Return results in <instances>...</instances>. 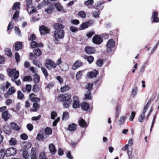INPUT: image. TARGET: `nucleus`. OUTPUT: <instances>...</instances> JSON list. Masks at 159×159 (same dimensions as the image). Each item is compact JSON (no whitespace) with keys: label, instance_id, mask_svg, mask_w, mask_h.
Wrapping results in <instances>:
<instances>
[{"label":"nucleus","instance_id":"1","mask_svg":"<svg viewBox=\"0 0 159 159\" xmlns=\"http://www.w3.org/2000/svg\"><path fill=\"white\" fill-rule=\"evenodd\" d=\"M53 27L55 29L53 35L55 41H59L64 38L65 33L63 29L65 26L62 24L56 23L53 25Z\"/></svg>","mask_w":159,"mask_h":159},{"label":"nucleus","instance_id":"2","mask_svg":"<svg viewBox=\"0 0 159 159\" xmlns=\"http://www.w3.org/2000/svg\"><path fill=\"white\" fill-rule=\"evenodd\" d=\"M57 100L58 101L64 102L63 103V106L66 108L69 107L72 102L71 96L70 94L69 93L59 95L57 97Z\"/></svg>","mask_w":159,"mask_h":159},{"label":"nucleus","instance_id":"3","mask_svg":"<svg viewBox=\"0 0 159 159\" xmlns=\"http://www.w3.org/2000/svg\"><path fill=\"white\" fill-rule=\"evenodd\" d=\"M7 71L9 76L11 78V81H14V80L18 78L19 75V73L15 68H8Z\"/></svg>","mask_w":159,"mask_h":159},{"label":"nucleus","instance_id":"4","mask_svg":"<svg viewBox=\"0 0 159 159\" xmlns=\"http://www.w3.org/2000/svg\"><path fill=\"white\" fill-rule=\"evenodd\" d=\"M26 4L27 10L30 14H31L36 13L37 10L32 5V0H26Z\"/></svg>","mask_w":159,"mask_h":159},{"label":"nucleus","instance_id":"5","mask_svg":"<svg viewBox=\"0 0 159 159\" xmlns=\"http://www.w3.org/2000/svg\"><path fill=\"white\" fill-rule=\"evenodd\" d=\"M45 65V66L48 69H50L51 67L55 68L57 66L56 63L51 59H49L46 60Z\"/></svg>","mask_w":159,"mask_h":159},{"label":"nucleus","instance_id":"6","mask_svg":"<svg viewBox=\"0 0 159 159\" xmlns=\"http://www.w3.org/2000/svg\"><path fill=\"white\" fill-rule=\"evenodd\" d=\"M17 152L16 149L14 148L11 147L5 150V154L7 157H9L15 155Z\"/></svg>","mask_w":159,"mask_h":159},{"label":"nucleus","instance_id":"7","mask_svg":"<svg viewBox=\"0 0 159 159\" xmlns=\"http://www.w3.org/2000/svg\"><path fill=\"white\" fill-rule=\"evenodd\" d=\"M115 45V42L114 40L112 39H109L106 45V46L108 48L107 49V51L109 53H111V50L110 49L114 47Z\"/></svg>","mask_w":159,"mask_h":159},{"label":"nucleus","instance_id":"8","mask_svg":"<svg viewBox=\"0 0 159 159\" xmlns=\"http://www.w3.org/2000/svg\"><path fill=\"white\" fill-rule=\"evenodd\" d=\"M158 13L157 11H154L152 14L151 19L152 21L154 23H158L159 18L158 17Z\"/></svg>","mask_w":159,"mask_h":159},{"label":"nucleus","instance_id":"9","mask_svg":"<svg viewBox=\"0 0 159 159\" xmlns=\"http://www.w3.org/2000/svg\"><path fill=\"white\" fill-rule=\"evenodd\" d=\"M93 42L97 44H99L103 42L102 39L99 36L95 35L93 38Z\"/></svg>","mask_w":159,"mask_h":159},{"label":"nucleus","instance_id":"10","mask_svg":"<svg viewBox=\"0 0 159 159\" xmlns=\"http://www.w3.org/2000/svg\"><path fill=\"white\" fill-rule=\"evenodd\" d=\"M16 90L14 88L11 87L9 88L7 92L4 94V97L6 98L9 97V96L15 93Z\"/></svg>","mask_w":159,"mask_h":159},{"label":"nucleus","instance_id":"11","mask_svg":"<svg viewBox=\"0 0 159 159\" xmlns=\"http://www.w3.org/2000/svg\"><path fill=\"white\" fill-rule=\"evenodd\" d=\"M73 107L74 108H77L80 107V103L78 97L75 96L73 98Z\"/></svg>","mask_w":159,"mask_h":159},{"label":"nucleus","instance_id":"12","mask_svg":"<svg viewBox=\"0 0 159 159\" xmlns=\"http://www.w3.org/2000/svg\"><path fill=\"white\" fill-rule=\"evenodd\" d=\"M39 31L41 34H45L49 33V29L47 27L42 25L40 27Z\"/></svg>","mask_w":159,"mask_h":159},{"label":"nucleus","instance_id":"13","mask_svg":"<svg viewBox=\"0 0 159 159\" xmlns=\"http://www.w3.org/2000/svg\"><path fill=\"white\" fill-rule=\"evenodd\" d=\"M30 100L32 102H39L40 100L39 98L36 97L34 93H31L29 95Z\"/></svg>","mask_w":159,"mask_h":159},{"label":"nucleus","instance_id":"14","mask_svg":"<svg viewBox=\"0 0 159 159\" xmlns=\"http://www.w3.org/2000/svg\"><path fill=\"white\" fill-rule=\"evenodd\" d=\"M83 63L80 60L76 61L74 63V65L72 67V69L73 70H76L77 68L83 66Z\"/></svg>","mask_w":159,"mask_h":159},{"label":"nucleus","instance_id":"15","mask_svg":"<svg viewBox=\"0 0 159 159\" xmlns=\"http://www.w3.org/2000/svg\"><path fill=\"white\" fill-rule=\"evenodd\" d=\"M85 51L88 54H91L93 53L95 51V50L94 48L88 46L85 47Z\"/></svg>","mask_w":159,"mask_h":159},{"label":"nucleus","instance_id":"16","mask_svg":"<svg viewBox=\"0 0 159 159\" xmlns=\"http://www.w3.org/2000/svg\"><path fill=\"white\" fill-rule=\"evenodd\" d=\"M2 117L5 121H7L10 117V115L7 111H5L2 112Z\"/></svg>","mask_w":159,"mask_h":159},{"label":"nucleus","instance_id":"17","mask_svg":"<svg viewBox=\"0 0 159 159\" xmlns=\"http://www.w3.org/2000/svg\"><path fill=\"white\" fill-rule=\"evenodd\" d=\"M48 148L50 152L52 155H54L56 153L57 150L55 146L53 144L51 143L49 144Z\"/></svg>","mask_w":159,"mask_h":159},{"label":"nucleus","instance_id":"18","mask_svg":"<svg viewBox=\"0 0 159 159\" xmlns=\"http://www.w3.org/2000/svg\"><path fill=\"white\" fill-rule=\"evenodd\" d=\"M35 149L32 148L31 150L30 157L31 159H37V154L36 153Z\"/></svg>","mask_w":159,"mask_h":159},{"label":"nucleus","instance_id":"19","mask_svg":"<svg viewBox=\"0 0 159 159\" xmlns=\"http://www.w3.org/2000/svg\"><path fill=\"white\" fill-rule=\"evenodd\" d=\"M32 86L30 84H26L25 85V88H22V91L25 93L27 91L28 92L30 93L31 90Z\"/></svg>","mask_w":159,"mask_h":159},{"label":"nucleus","instance_id":"20","mask_svg":"<svg viewBox=\"0 0 159 159\" xmlns=\"http://www.w3.org/2000/svg\"><path fill=\"white\" fill-rule=\"evenodd\" d=\"M10 128L15 130H19L20 129V128L14 122L11 123L10 125Z\"/></svg>","mask_w":159,"mask_h":159},{"label":"nucleus","instance_id":"21","mask_svg":"<svg viewBox=\"0 0 159 159\" xmlns=\"http://www.w3.org/2000/svg\"><path fill=\"white\" fill-rule=\"evenodd\" d=\"M82 109L84 111H87L89 109L90 107L89 104L86 102H83L81 105Z\"/></svg>","mask_w":159,"mask_h":159},{"label":"nucleus","instance_id":"22","mask_svg":"<svg viewBox=\"0 0 159 159\" xmlns=\"http://www.w3.org/2000/svg\"><path fill=\"white\" fill-rule=\"evenodd\" d=\"M79 125L82 127H84L87 126V124L85 120H84L83 119L80 118L79 119Z\"/></svg>","mask_w":159,"mask_h":159},{"label":"nucleus","instance_id":"23","mask_svg":"<svg viewBox=\"0 0 159 159\" xmlns=\"http://www.w3.org/2000/svg\"><path fill=\"white\" fill-rule=\"evenodd\" d=\"M33 81L34 83L37 84L40 81V77L39 75L36 73H35L33 75Z\"/></svg>","mask_w":159,"mask_h":159},{"label":"nucleus","instance_id":"24","mask_svg":"<svg viewBox=\"0 0 159 159\" xmlns=\"http://www.w3.org/2000/svg\"><path fill=\"white\" fill-rule=\"evenodd\" d=\"M54 8L52 4H50L48 6V8L45 10V11L48 14H51L52 13V11L54 10Z\"/></svg>","mask_w":159,"mask_h":159},{"label":"nucleus","instance_id":"25","mask_svg":"<svg viewBox=\"0 0 159 159\" xmlns=\"http://www.w3.org/2000/svg\"><path fill=\"white\" fill-rule=\"evenodd\" d=\"M20 3L19 2H16L14 3L12 7L13 10L19 9L20 8Z\"/></svg>","mask_w":159,"mask_h":159},{"label":"nucleus","instance_id":"26","mask_svg":"<svg viewBox=\"0 0 159 159\" xmlns=\"http://www.w3.org/2000/svg\"><path fill=\"white\" fill-rule=\"evenodd\" d=\"M22 47V43L20 42H16L15 43V48L16 50L18 51Z\"/></svg>","mask_w":159,"mask_h":159},{"label":"nucleus","instance_id":"27","mask_svg":"<svg viewBox=\"0 0 159 159\" xmlns=\"http://www.w3.org/2000/svg\"><path fill=\"white\" fill-rule=\"evenodd\" d=\"M85 97L84 98V100L90 99L92 98L91 94L89 91H87L84 94Z\"/></svg>","mask_w":159,"mask_h":159},{"label":"nucleus","instance_id":"28","mask_svg":"<svg viewBox=\"0 0 159 159\" xmlns=\"http://www.w3.org/2000/svg\"><path fill=\"white\" fill-rule=\"evenodd\" d=\"M70 89V87L68 85H65L61 88V92L62 93L68 91Z\"/></svg>","mask_w":159,"mask_h":159},{"label":"nucleus","instance_id":"29","mask_svg":"<svg viewBox=\"0 0 159 159\" xmlns=\"http://www.w3.org/2000/svg\"><path fill=\"white\" fill-rule=\"evenodd\" d=\"M98 74V71H95L94 72H91L89 73L88 75L89 77L91 78H92L94 77H96Z\"/></svg>","mask_w":159,"mask_h":159},{"label":"nucleus","instance_id":"30","mask_svg":"<svg viewBox=\"0 0 159 159\" xmlns=\"http://www.w3.org/2000/svg\"><path fill=\"white\" fill-rule=\"evenodd\" d=\"M89 22H86L83 23L80 26V30H82L87 28L89 26Z\"/></svg>","mask_w":159,"mask_h":159},{"label":"nucleus","instance_id":"31","mask_svg":"<svg viewBox=\"0 0 159 159\" xmlns=\"http://www.w3.org/2000/svg\"><path fill=\"white\" fill-rule=\"evenodd\" d=\"M151 102V100H149L147 104L145 105L143 110V113L142 114H144L146 112L147 108L149 107L150 105Z\"/></svg>","mask_w":159,"mask_h":159},{"label":"nucleus","instance_id":"32","mask_svg":"<svg viewBox=\"0 0 159 159\" xmlns=\"http://www.w3.org/2000/svg\"><path fill=\"white\" fill-rule=\"evenodd\" d=\"M9 143L11 146H14L17 144V141L16 139L12 138L9 141Z\"/></svg>","mask_w":159,"mask_h":159},{"label":"nucleus","instance_id":"33","mask_svg":"<svg viewBox=\"0 0 159 159\" xmlns=\"http://www.w3.org/2000/svg\"><path fill=\"white\" fill-rule=\"evenodd\" d=\"M30 45L31 47L33 48H34L36 47H38L41 46H42V43H41L40 44H38L37 43L34 41H32L30 43Z\"/></svg>","mask_w":159,"mask_h":159},{"label":"nucleus","instance_id":"34","mask_svg":"<svg viewBox=\"0 0 159 159\" xmlns=\"http://www.w3.org/2000/svg\"><path fill=\"white\" fill-rule=\"evenodd\" d=\"M55 6L56 7L58 11H62L63 7L59 3H56L55 4Z\"/></svg>","mask_w":159,"mask_h":159},{"label":"nucleus","instance_id":"35","mask_svg":"<svg viewBox=\"0 0 159 159\" xmlns=\"http://www.w3.org/2000/svg\"><path fill=\"white\" fill-rule=\"evenodd\" d=\"M77 125L75 124H72L69 125V129L70 131H73L76 129Z\"/></svg>","mask_w":159,"mask_h":159},{"label":"nucleus","instance_id":"36","mask_svg":"<svg viewBox=\"0 0 159 159\" xmlns=\"http://www.w3.org/2000/svg\"><path fill=\"white\" fill-rule=\"evenodd\" d=\"M138 91L137 88L136 87H134L132 90L131 95L133 97L135 96L137 94V92Z\"/></svg>","mask_w":159,"mask_h":159},{"label":"nucleus","instance_id":"37","mask_svg":"<svg viewBox=\"0 0 159 159\" xmlns=\"http://www.w3.org/2000/svg\"><path fill=\"white\" fill-rule=\"evenodd\" d=\"M69 116L67 112H64L63 114L62 119L63 120H66L68 119Z\"/></svg>","mask_w":159,"mask_h":159},{"label":"nucleus","instance_id":"38","mask_svg":"<svg viewBox=\"0 0 159 159\" xmlns=\"http://www.w3.org/2000/svg\"><path fill=\"white\" fill-rule=\"evenodd\" d=\"M34 52L37 56H40L41 54V52L40 49L38 48L33 50Z\"/></svg>","mask_w":159,"mask_h":159},{"label":"nucleus","instance_id":"39","mask_svg":"<svg viewBox=\"0 0 159 159\" xmlns=\"http://www.w3.org/2000/svg\"><path fill=\"white\" fill-rule=\"evenodd\" d=\"M33 106L34 109H31V110L33 111H36L37 110V108L39 107V104L36 102H35L33 103Z\"/></svg>","mask_w":159,"mask_h":159},{"label":"nucleus","instance_id":"40","mask_svg":"<svg viewBox=\"0 0 159 159\" xmlns=\"http://www.w3.org/2000/svg\"><path fill=\"white\" fill-rule=\"evenodd\" d=\"M24 97V95L20 91L17 92V98L18 99L21 100Z\"/></svg>","mask_w":159,"mask_h":159},{"label":"nucleus","instance_id":"41","mask_svg":"<svg viewBox=\"0 0 159 159\" xmlns=\"http://www.w3.org/2000/svg\"><path fill=\"white\" fill-rule=\"evenodd\" d=\"M45 133L47 135H49L52 134V129L49 127H47L45 130Z\"/></svg>","mask_w":159,"mask_h":159},{"label":"nucleus","instance_id":"42","mask_svg":"<svg viewBox=\"0 0 159 159\" xmlns=\"http://www.w3.org/2000/svg\"><path fill=\"white\" fill-rule=\"evenodd\" d=\"M5 154V150L2 149L0 151V159H4Z\"/></svg>","mask_w":159,"mask_h":159},{"label":"nucleus","instance_id":"43","mask_svg":"<svg viewBox=\"0 0 159 159\" xmlns=\"http://www.w3.org/2000/svg\"><path fill=\"white\" fill-rule=\"evenodd\" d=\"M79 15L83 19H84L86 17V14L84 11H80L78 13Z\"/></svg>","mask_w":159,"mask_h":159},{"label":"nucleus","instance_id":"44","mask_svg":"<svg viewBox=\"0 0 159 159\" xmlns=\"http://www.w3.org/2000/svg\"><path fill=\"white\" fill-rule=\"evenodd\" d=\"M82 74L83 71L82 70L79 71L77 72L76 74V78L77 80H79L80 79Z\"/></svg>","mask_w":159,"mask_h":159},{"label":"nucleus","instance_id":"45","mask_svg":"<svg viewBox=\"0 0 159 159\" xmlns=\"http://www.w3.org/2000/svg\"><path fill=\"white\" fill-rule=\"evenodd\" d=\"M126 117L125 116H122L120 117L119 120L120 125H121L124 123L125 120L126 119Z\"/></svg>","mask_w":159,"mask_h":159},{"label":"nucleus","instance_id":"46","mask_svg":"<svg viewBox=\"0 0 159 159\" xmlns=\"http://www.w3.org/2000/svg\"><path fill=\"white\" fill-rule=\"evenodd\" d=\"M5 52L6 55L8 56L11 57L12 56L11 50L8 48L5 49Z\"/></svg>","mask_w":159,"mask_h":159},{"label":"nucleus","instance_id":"47","mask_svg":"<svg viewBox=\"0 0 159 159\" xmlns=\"http://www.w3.org/2000/svg\"><path fill=\"white\" fill-rule=\"evenodd\" d=\"M145 114H141L138 119L139 121L140 122H142L145 119Z\"/></svg>","mask_w":159,"mask_h":159},{"label":"nucleus","instance_id":"48","mask_svg":"<svg viewBox=\"0 0 159 159\" xmlns=\"http://www.w3.org/2000/svg\"><path fill=\"white\" fill-rule=\"evenodd\" d=\"M4 132L7 134H9L11 132V131L8 127H5L4 128Z\"/></svg>","mask_w":159,"mask_h":159},{"label":"nucleus","instance_id":"49","mask_svg":"<svg viewBox=\"0 0 159 159\" xmlns=\"http://www.w3.org/2000/svg\"><path fill=\"white\" fill-rule=\"evenodd\" d=\"M93 85L92 83H89L86 86L85 88L88 91H90L92 89Z\"/></svg>","mask_w":159,"mask_h":159},{"label":"nucleus","instance_id":"50","mask_svg":"<svg viewBox=\"0 0 159 159\" xmlns=\"http://www.w3.org/2000/svg\"><path fill=\"white\" fill-rule=\"evenodd\" d=\"M41 70L45 77H47L48 76V73L47 71L44 67H42Z\"/></svg>","mask_w":159,"mask_h":159},{"label":"nucleus","instance_id":"51","mask_svg":"<svg viewBox=\"0 0 159 159\" xmlns=\"http://www.w3.org/2000/svg\"><path fill=\"white\" fill-rule=\"evenodd\" d=\"M37 139L40 141H43L44 139L43 136L40 134H38L37 137Z\"/></svg>","mask_w":159,"mask_h":159},{"label":"nucleus","instance_id":"52","mask_svg":"<svg viewBox=\"0 0 159 159\" xmlns=\"http://www.w3.org/2000/svg\"><path fill=\"white\" fill-rule=\"evenodd\" d=\"M100 14V12L99 11H93V15L95 18L98 17Z\"/></svg>","mask_w":159,"mask_h":159},{"label":"nucleus","instance_id":"53","mask_svg":"<svg viewBox=\"0 0 159 159\" xmlns=\"http://www.w3.org/2000/svg\"><path fill=\"white\" fill-rule=\"evenodd\" d=\"M136 114L135 112L132 111L131 113V115L129 118V120L132 121L135 117Z\"/></svg>","mask_w":159,"mask_h":159},{"label":"nucleus","instance_id":"54","mask_svg":"<svg viewBox=\"0 0 159 159\" xmlns=\"http://www.w3.org/2000/svg\"><path fill=\"white\" fill-rule=\"evenodd\" d=\"M87 59L89 63L90 64L93 61L94 58L92 56H90L87 57Z\"/></svg>","mask_w":159,"mask_h":159},{"label":"nucleus","instance_id":"55","mask_svg":"<svg viewBox=\"0 0 159 159\" xmlns=\"http://www.w3.org/2000/svg\"><path fill=\"white\" fill-rule=\"evenodd\" d=\"M39 90V86L36 84L34 85L33 88L32 90L34 92H36Z\"/></svg>","mask_w":159,"mask_h":159},{"label":"nucleus","instance_id":"56","mask_svg":"<svg viewBox=\"0 0 159 159\" xmlns=\"http://www.w3.org/2000/svg\"><path fill=\"white\" fill-rule=\"evenodd\" d=\"M19 14V12L17 10L16 11L12 18L13 19L15 20L16 19L18 18Z\"/></svg>","mask_w":159,"mask_h":159},{"label":"nucleus","instance_id":"57","mask_svg":"<svg viewBox=\"0 0 159 159\" xmlns=\"http://www.w3.org/2000/svg\"><path fill=\"white\" fill-rule=\"evenodd\" d=\"M15 33L16 34L19 36H21L20 31L19 29L16 26H15L14 28Z\"/></svg>","mask_w":159,"mask_h":159},{"label":"nucleus","instance_id":"58","mask_svg":"<svg viewBox=\"0 0 159 159\" xmlns=\"http://www.w3.org/2000/svg\"><path fill=\"white\" fill-rule=\"evenodd\" d=\"M103 62V61L102 59H99L97 61L96 64L98 66L100 67L102 65Z\"/></svg>","mask_w":159,"mask_h":159},{"label":"nucleus","instance_id":"59","mask_svg":"<svg viewBox=\"0 0 159 159\" xmlns=\"http://www.w3.org/2000/svg\"><path fill=\"white\" fill-rule=\"evenodd\" d=\"M20 136L21 138L23 140H26L28 139V136L25 134H21Z\"/></svg>","mask_w":159,"mask_h":159},{"label":"nucleus","instance_id":"60","mask_svg":"<svg viewBox=\"0 0 159 159\" xmlns=\"http://www.w3.org/2000/svg\"><path fill=\"white\" fill-rule=\"evenodd\" d=\"M15 58L16 60V61L17 62H19L20 61V55L19 53L17 52H16L15 54Z\"/></svg>","mask_w":159,"mask_h":159},{"label":"nucleus","instance_id":"61","mask_svg":"<svg viewBox=\"0 0 159 159\" xmlns=\"http://www.w3.org/2000/svg\"><path fill=\"white\" fill-rule=\"evenodd\" d=\"M57 116V113L54 111H52L51 113V118L52 119H54L55 117Z\"/></svg>","mask_w":159,"mask_h":159},{"label":"nucleus","instance_id":"62","mask_svg":"<svg viewBox=\"0 0 159 159\" xmlns=\"http://www.w3.org/2000/svg\"><path fill=\"white\" fill-rule=\"evenodd\" d=\"M23 157L25 159H27L29 156L28 152L26 151H24L23 152Z\"/></svg>","mask_w":159,"mask_h":159},{"label":"nucleus","instance_id":"63","mask_svg":"<svg viewBox=\"0 0 159 159\" xmlns=\"http://www.w3.org/2000/svg\"><path fill=\"white\" fill-rule=\"evenodd\" d=\"M33 63L37 67H40L41 66V64L40 63H39L36 60L33 61Z\"/></svg>","mask_w":159,"mask_h":159},{"label":"nucleus","instance_id":"64","mask_svg":"<svg viewBox=\"0 0 159 159\" xmlns=\"http://www.w3.org/2000/svg\"><path fill=\"white\" fill-rule=\"evenodd\" d=\"M39 159H46V156L44 153L41 152L40 154Z\"/></svg>","mask_w":159,"mask_h":159}]
</instances>
